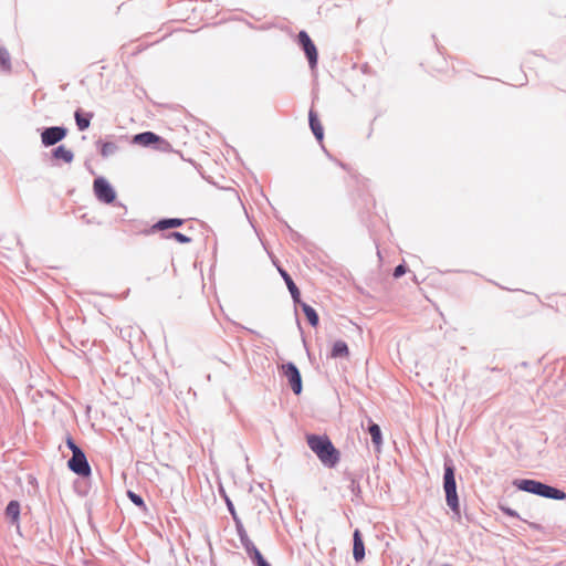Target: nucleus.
Segmentation results:
<instances>
[{"instance_id":"22","label":"nucleus","mask_w":566,"mask_h":566,"mask_svg":"<svg viewBox=\"0 0 566 566\" xmlns=\"http://www.w3.org/2000/svg\"><path fill=\"white\" fill-rule=\"evenodd\" d=\"M165 238L167 239H175L176 241H178L179 243H189L190 242V238L180 233V232H171L167 235H165Z\"/></svg>"},{"instance_id":"11","label":"nucleus","mask_w":566,"mask_h":566,"mask_svg":"<svg viewBox=\"0 0 566 566\" xmlns=\"http://www.w3.org/2000/svg\"><path fill=\"white\" fill-rule=\"evenodd\" d=\"M184 222H185V220L179 219V218L163 219V220H159L158 222H156L151 227L150 231L155 232V231H163V230L171 229V228H178V227L182 226Z\"/></svg>"},{"instance_id":"8","label":"nucleus","mask_w":566,"mask_h":566,"mask_svg":"<svg viewBox=\"0 0 566 566\" xmlns=\"http://www.w3.org/2000/svg\"><path fill=\"white\" fill-rule=\"evenodd\" d=\"M133 143L144 147L156 144L160 149L169 145L165 139H163L160 136L156 135L153 132H145L135 135L133 138Z\"/></svg>"},{"instance_id":"14","label":"nucleus","mask_w":566,"mask_h":566,"mask_svg":"<svg viewBox=\"0 0 566 566\" xmlns=\"http://www.w3.org/2000/svg\"><path fill=\"white\" fill-rule=\"evenodd\" d=\"M279 272L282 275V277L284 279V281L286 283V286H287V289H289L293 300L295 302H298L300 295H301L300 294V290L297 289V286L293 282L292 277L289 275V273L285 270L281 269V268H279Z\"/></svg>"},{"instance_id":"1","label":"nucleus","mask_w":566,"mask_h":566,"mask_svg":"<svg viewBox=\"0 0 566 566\" xmlns=\"http://www.w3.org/2000/svg\"><path fill=\"white\" fill-rule=\"evenodd\" d=\"M306 441L310 449L324 465L333 468L338 463L339 451L334 447L327 436L307 434Z\"/></svg>"},{"instance_id":"13","label":"nucleus","mask_w":566,"mask_h":566,"mask_svg":"<svg viewBox=\"0 0 566 566\" xmlns=\"http://www.w3.org/2000/svg\"><path fill=\"white\" fill-rule=\"evenodd\" d=\"M6 516L10 518L12 524L19 525L20 503L18 501L9 502L6 509Z\"/></svg>"},{"instance_id":"7","label":"nucleus","mask_w":566,"mask_h":566,"mask_svg":"<svg viewBox=\"0 0 566 566\" xmlns=\"http://www.w3.org/2000/svg\"><path fill=\"white\" fill-rule=\"evenodd\" d=\"M297 38H298L300 45L303 48V50L308 59L311 69H315V66L317 64V59H318V54H317L315 44L313 43V41L311 40V38L308 36V34L305 31H301L298 33Z\"/></svg>"},{"instance_id":"15","label":"nucleus","mask_w":566,"mask_h":566,"mask_svg":"<svg viewBox=\"0 0 566 566\" xmlns=\"http://www.w3.org/2000/svg\"><path fill=\"white\" fill-rule=\"evenodd\" d=\"M92 117H93L92 113L84 114L82 111H76L75 112V120H76V125H77L78 129L85 130L86 128H88Z\"/></svg>"},{"instance_id":"23","label":"nucleus","mask_w":566,"mask_h":566,"mask_svg":"<svg viewBox=\"0 0 566 566\" xmlns=\"http://www.w3.org/2000/svg\"><path fill=\"white\" fill-rule=\"evenodd\" d=\"M250 558L258 565V566H263V565H266V560L263 558L262 554L260 553L259 549H254L253 551V555L250 556Z\"/></svg>"},{"instance_id":"6","label":"nucleus","mask_w":566,"mask_h":566,"mask_svg":"<svg viewBox=\"0 0 566 566\" xmlns=\"http://www.w3.org/2000/svg\"><path fill=\"white\" fill-rule=\"evenodd\" d=\"M281 369L283 375L286 377L293 392L295 395H300L302 391V377L296 366L292 363H287L283 364Z\"/></svg>"},{"instance_id":"17","label":"nucleus","mask_w":566,"mask_h":566,"mask_svg":"<svg viewBox=\"0 0 566 566\" xmlns=\"http://www.w3.org/2000/svg\"><path fill=\"white\" fill-rule=\"evenodd\" d=\"M53 156L54 158L61 159L64 163H71L74 157L72 150L66 148L64 145L56 147L53 151Z\"/></svg>"},{"instance_id":"16","label":"nucleus","mask_w":566,"mask_h":566,"mask_svg":"<svg viewBox=\"0 0 566 566\" xmlns=\"http://www.w3.org/2000/svg\"><path fill=\"white\" fill-rule=\"evenodd\" d=\"M349 355V349L347 347V344L343 340H337L334 343L333 345V348H332V353H331V356L333 358H338V357H348Z\"/></svg>"},{"instance_id":"5","label":"nucleus","mask_w":566,"mask_h":566,"mask_svg":"<svg viewBox=\"0 0 566 566\" xmlns=\"http://www.w3.org/2000/svg\"><path fill=\"white\" fill-rule=\"evenodd\" d=\"M93 189L96 198L102 202L112 203L116 199L115 190L103 177H98L94 180Z\"/></svg>"},{"instance_id":"3","label":"nucleus","mask_w":566,"mask_h":566,"mask_svg":"<svg viewBox=\"0 0 566 566\" xmlns=\"http://www.w3.org/2000/svg\"><path fill=\"white\" fill-rule=\"evenodd\" d=\"M66 444L73 453L72 458L67 462L69 468L74 473L81 476H90L91 467L86 460L84 452L75 444V442L70 436L66 437Z\"/></svg>"},{"instance_id":"10","label":"nucleus","mask_w":566,"mask_h":566,"mask_svg":"<svg viewBox=\"0 0 566 566\" xmlns=\"http://www.w3.org/2000/svg\"><path fill=\"white\" fill-rule=\"evenodd\" d=\"M353 539H354L353 556L356 562H361L365 557V545H364L359 530H355Z\"/></svg>"},{"instance_id":"2","label":"nucleus","mask_w":566,"mask_h":566,"mask_svg":"<svg viewBox=\"0 0 566 566\" xmlns=\"http://www.w3.org/2000/svg\"><path fill=\"white\" fill-rule=\"evenodd\" d=\"M515 485L525 492L537 494L544 497L554 499V500H565V492L555 489L553 486L546 485L542 482L535 480H518L515 482Z\"/></svg>"},{"instance_id":"19","label":"nucleus","mask_w":566,"mask_h":566,"mask_svg":"<svg viewBox=\"0 0 566 566\" xmlns=\"http://www.w3.org/2000/svg\"><path fill=\"white\" fill-rule=\"evenodd\" d=\"M302 310H303V313L305 314L308 323L313 327H316L318 325V315H317L316 311L306 303L302 304Z\"/></svg>"},{"instance_id":"9","label":"nucleus","mask_w":566,"mask_h":566,"mask_svg":"<svg viewBox=\"0 0 566 566\" xmlns=\"http://www.w3.org/2000/svg\"><path fill=\"white\" fill-rule=\"evenodd\" d=\"M66 136V129L63 127H50L43 130L41 134L42 144L45 146H52L61 142Z\"/></svg>"},{"instance_id":"4","label":"nucleus","mask_w":566,"mask_h":566,"mask_svg":"<svg viewBox=\"0 0 566 566\" xmlns=\"http://www.w3.org/2000/svg\"><path fill=\"white\" fill-rule=\"evenodd\" d=\"M443 488L446 492V500L448 506L455 513H459V499L457 494V484L454 478V468L451 464H446Z\"/></svg>"},{"instance_id":"25","label":"nucleus","mask_w":566,"mask_h":566,"mask_svg":"<svg viewBox=\"0 0 566 566\" xmlns=\"http://www.w3.org/2000/svg\"><path fill=\"white\" fill-rule=\"evenodd\" d=\"M243 545H244V547H245L247 553L249 554V556H252V555H253V551H254V549H258V548L253 545V543H252V542H250V541H245V542H243Z\"/></svg>"},{"instance_id":"28","label":"nucleus","mask_w":566,"mask_h":566,"mask_svg":"<svg viewBox=\"0 0 566 566\" xmlns=\"http://www.w3.org/2000/svg\"><path fill=\"white\" fill-rule=\"evenodd\" d=\"M229 510L231 511V513L234 515V511H233V507H232V504L229 503Z\"/></svg>"},{"instance_id":"27","label":"nucleus","mask_w":566,"mask_h":566,"mask_svg":"<svg viewBox=\"0 0 566 566\" xmlns=\"http://www.w3.org/2000/svg\"><path fill=\"white\" fill-rule=\"evenodd\" d=\"M525 82H526V75L524 74L522 76V78L518 81V85H524Z\"/></svg>"},{"instance_id":"21","label":"nucleus","mask_w":566,"mask_h":566,"mask_svg":"<svg viewBox=\"0 0 566 566\" xmlns=\"http://www.w3.org/2000/svg\"><path fill=\"white\" fill-rule=\"evenodd\" d=\"M0 67L4 71H9L11 67L9 53L3 48H0Z\"/></svg>"},{"instance_id":"20","label":"nucleus","mask_w":566,"mask_h":566,"mask_svg":"<svg viewBox=\"0 0 566 566\" xmlns=\"http://www.w3.org/2000/svg\"><path fill=\"white\" fill-rule=\"evenodd\" d=\"M101 155L109 157L117 151V145L113 142H101Z\"/></svg>"},{"instance_id":"18","label":"nucleus","mask_w":566,"mask_h":566,"mask_svg":"<svg viewBox=\"0 0 566 566\" xmlns=\"http://www.w3.org/2000/svg\"><path fill=\"white\" fill-rule=\"evenodd\" d=\"M374 446L379 450L382 444L381 431L378 424L371 423L368 428Z\"/></svg>"},{"instance_id":"26","label":"nucleus","mask_w":566,"mask_h":566,"mask_svg":"<svg viewBox=\"0 0 566 566\" xmlns=\"http://www.w3.org/2000/svg\"><path fill=\"white\" fill-rule=\"evenodd\" d=\"M406 266L400 264L398 265L395 271H394V276L395 277H400L401 275H403L406 273Z\"/></svg>"},{"instance_id":"12","label":"nucleus","mask_w":566,"mask_h":566,"mask_svg":"<svg viewBox=\"0 0 566 566\" xmlns=\"http://www.w3.org/2000/svg\"><path fill=\"white\" fill-rule=\"evenodd\" d=\"M308 119L313 134L315 135L318 142H322L324 137L323 125L319 122L317 114L313 109H311L308 113Z\"/></svg>"},{"instance_id":"29","label":"nucleus","mask_w":566,"mask_h":566,"mask_svg":"<svg viewBox=\"0 0 566 566\" xmlns=\"http://www.w3.org/2000/svg\"><path fill=\"white\" fill-rule=\"evenodd\" d=\"M263 566H270V565H269V564H266V565H263Z\"/></svg>"},{"instance_id":"24","label":"nucleus","mask_w":566,"mask_h":566,"mask_svg":"<svg viewBox=\"0 0 566 566\" xmlns=\"http://www.w3.org/2000/svg\"><path fill=\"white\" fill-rule=\"evenodd\" d=\"M128 496H129V499H130V500H132L136 505H138V506H144V501H143V499H142L139 495H137V494H135L134 492L129 491V492H128Z\"/></svg>"}]
</instances>
